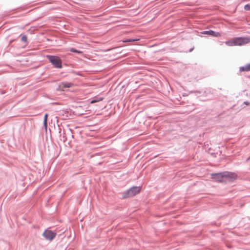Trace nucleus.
<instances>
[{"label": "nucleus", "mask_w": 250, "mask_h": 250, "mask_svg": "<svg viewBox=\"0 0 250 250\" xmlns=\"http://www.w3.org/2000/svg\"><path fill=\"white\" fill-rule=\"evenodd\" d=\"M235 177V175L234 173L228 171L213 173L211 174V178L219 182H222L223 181V178H225L231 180L233 179H234Z\"/></svg>", "instance_id": "nucleus-1"}, {"label": "nucleus", "mask_w": 250, "mask_h": 250, "mask_svg": "<svg viewBox=\"0 0 250 250\" xmlns=\"http://www.w3.org/2000/svg\"><path fill=\"white\" fill-rule=\"evenodd\" d=\"M141 187H133L130 188L127 190L123 193V198H127L134 196L140 192Z\"/></svg>", "instance_id": "nucleus-2"}, {"label": "nucleus", "mask_w": 250, "mask_h": 250, "mask_svg": "<svg viewBox=\"0 0 250 250\" xmlns=\"http://www.w3.org/2000/svg\"><path fill=\"white\" fill-rule=\"evenodd\" d=\"M46 57L54 67L57 68H61L62 67V60L58 57L52 55H47Z\"/></svg>", "instance_id": "nucleus-3"}, {"label": "nucleus", "mask_w": 250, "mask_h": 250, "mask_svg": "<svg viewBox=\"0 0 250 250\" xmlns=\"http://www.w3.org/2000/svg\"><path fill=\"white\" fill-rule=\"evenodd\" d=\"M234 40L235 45H242L250 42V37H239Z\"/></svg>", "instance_id": "nucleus-4"}, {"label": "nucleus", "mask_w": 250, "mask_h": 250, "mask_svg": "<svg viewBox=\"0 0 250 250\" xmlns=\"http://www.w3.org/2000/svg\"><path fill=\"white\" fill-rule=\"evenodd\" d=\"M56 235V233L50 230H45L43 233V236L46 240L51 241L53 239Z\"/></svg>", "instance_id": "nucleus-5"}, {"label": "nucleus", "mask_w": 250, "mask_h": 250, "mask_svg": "<svg viewBox=\"0 0 250 250\" xmlns=\"http://www.w3.org/2000/svg\"><path fill=\"white\" fill-rule=\"evenodd\" d=\"M202 34L208 35L213 37H219L220 34L219 32H214L212 30L204 31L201 33Z\"/></svg>", "instance_id": "nucleus-6"}, {"label": "nucleus", "mask_w": 250, "mask_h": 250, "mask_svg": "<svg viewBox=\"0 0 250 250\" xmlns=\"http://www.w3.org/2000/svg\"><path fill=\"white\" fill-rule=\"evenodd\" d=\"M73 83H68V82H62L60 85V86L61 88H69L72 87L73 85Z\"/></svg>", "instance_id": "nucleus-7"}, {"label": "nucleus", "mask_w": 250, "mask_h": 250, "mask_svg": "<svg viewBox=\"0 0 250 250\" xmlns=\"http://www.w3.org/2000/svg\"><path fill=\"white\" fill-rule=\"evenodd\" d=\"M239 71L240 72L250 71V63H248L243 66L240 67Z\"/></svg>", "instance_id": "nucleus-8"}, {"label": "nucleus", "mask_w": 250, "mask_h": 250, "mask_svg": "<svg viewBox=\"0 0 250 250\" xmlns=\"http://www.w3.org/2000/svg\"><path fill=\"white\" fill-rule=\"evenodd\" d=\"M103 99H104V98L103 97H94L93 98V99L92 100V101H91L90 103L91 104L95 103H96V102H98L101 101Z\"/></svg>", "instance_id": "nucleus-9"}, {"label": "nucleus", "mask_w": 250, "mask_h": 250, "mask_svg": "<svg viewBox=\"0 0 250 250\" xmlns=\"http://www.w3.org/2000/svg\"><path fill=\"white\" fill-rule=\"evenodd\" d=\"M226 44L228 46H234L235 45L234 40V39L232 40H229L226 42Z\"/></svg>", "instance_id": "nucleus-10"}, {"label": "nucleus", "mask_w": 250, "mask_h": 250, "mask_svg": "<svg viewBox=\"0 0 250 250\" xmlns=\"http://www.w3.org/2000/svg\"><path fill=\"white\" fill-rule=\"evenodd\" d=\"M139 40V39H132V38H130V39H128L124 40V42H135V41H138Z\"/></svg>", "instance_id": "nucleus-11"}, {"label": "nucleus", "mask_w": 250, "mask_h": 250, "mask_svg": "<svg viewBox=\"0 0 250 250\" xmlns=\"http://www.w3.org/2000/svg\"><path fill=\"white\" fill-rule=\"evenodd\" d=\"M70 50L72 52H75V53H77L78 54H81L82 53V51H80V50H77L75 48H71Z\"/></svg>", "instance_id": "nucleus-12"}, {"label": "nucleus", "mask_w": 250, "mask_h": 250, "mask_svg": "<svg viewBox=\"0 0 250 250\" xmlns=\"http://www.w3.org/2000/svg\"><path fill=\"white\" fill-rule=\"evenodd\" d=\"M21 41L23 42H27V38L26 36L23 35L22 36L21 38Z\"/></svg>", "instance_id": "nucleus-13"}, {"label": "nucleus", "mask_w": 250, "mask_h": 250, "mask_svg": "<svg viewBox=\"0 0 250 250\" xmlns=\"http://www.w3.org/2000/svg\"><path fill=\"white\" fill-rule=\"evenodd\" d=\"M244 9L247 11L250 10V4H247L245 5L244 6Z\"/></svg>", "instance_id": "nucleus-14"}, {"label": "nucleus", "mask_w": 250, "mask_h": 250, "mask_svg": "<svg viewBox=\"0 0 250 250\" xmlns=\"http://www.w3.org/2000/svg\"><path fill=\"white\" fill-rule=\"evenodd\" d=\"M43 125L45 128V129H47V121H43Z\"/></svg>", "instance_id": "nucleus-15"}, {"label": "nucleus", "mask_w": 250, "mask_h": 250, "mask_svg": "<svg viewBox=\"0 0 250 250\" xmlns=\"http://www.w3.org/2000/svg\"><path fill=\"white\" fill-rule=\"evenodd\" d=\"M47 116H48L47 114H45L44 115V117L43 121H47Z\"/></svg>", "instance_id": "nucleus-16"}, {"label": "nucleus", "mask_w": 250, "mask_h": 250, "mask_svg": "<svg viewBox=\"0 0 250 250\" xmlns=\"http://www.w3.org/2000/svg\"><path fill=\"white\" fill-rule=\"evenodd\" d=\"M193 48H191L190 50H189V52H191L192 50H193Z\"/></svg>", "instance_id": "nucleus-17"}, {"label": "nucleus", "mask_w": 250, "mask_h": 250, "mask_svg": "<svg viewBox=\"0 0 250 250\" xmlns=\"http://www.w3.org/2000/svg\"><path fill=\"white\" fill-rule=\"evenodd\" d=\"M244 103H245L246 104H247V105L249 104V103H248V102H245Z\"/></svg>", "instance_id": "nucleus-18"}]
</instances>
